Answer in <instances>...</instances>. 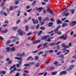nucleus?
<instances>
[{"label": "nucleus", "mask_w": 76, "mask_h": 76, "mask_svg": "<svg viewBox=\"0 0 76 76\" xmlns=\"http://www.w3.org/2000/svg\"><path fill=\"white\" fill-rule=\"evenodd\" d=\"M15 59H17V60H20L18 61V64H16V66L17 67H20V65H21L22 64V58H18L17 57H15Z\"/></svg>", "instance_id": "f257e3e1"}, {"label": "nucleus", "mask_w": 76, "mask_h": 76, "mask_svg": "<svg viewBox=\"0 0 76 76\" xmlns=\"http://www.w3.org/2000/svg\"><path fill=\"white\" fill-rule=\"evenodd\" d=\"M17 32L19 33L20 36H23V35H24L25 34V32L23 31L21 29L18 30L17 31Z\"/></svg>", "instance_id": "f03ea898"}, {"label": "nucleus", "mask_w": 76, "mask_h": 76, "mask_svg": "<svg viewBox=\"0 0 76 76\" xmlns=\"http://www.w3.org/2000/svg\"><path fill=\"white\" fill-rule=\"evenodd\" d=\"M67 37H68V36L67 35H66L65 36L64 35H63L59 38L61 39H63L64 40H66L67 38Z\"/></svg>", "instance_id": "7ed1b4c3"}, {"label": "nucleus", "mask_w": 76, "mask_h": 76, "mask_svg": "<svg viewBox=\"0 0 76 76\" xmlns=\"http://www.w3.org/2000/svg\"><path fill=\"white\" fill-rule=\"evenodd\" d=\"M48 37H49V35L42 37L41 39H42V40H43V39H44V40H45V39H46Z\"/></svg>", "instance_id": "20e7f679"}, {"label": "nucleus", "mask_w": 76, "mask_h": 76, "mask_svg": "<svg viewBox=\"0 0 76 76\" xmlns=\"http://www.w3.org/2000/svg\"><path fill=\"white\" fill-rule=\"evenodd\" d=\"M66 71H64L62 72H61L60 73V75H64V74H66Z\"/></svg>", "instance_id": "39448f33"}, {"label": "nucleus", "mask_w": 76, "mask_h": 76, "mask_svg": "<svg viewBox=\"0 0 76 76\" xmlns=\"http://www.w3.org/2000/svg\"><path fill=\"white\" fill-rule=\"evenodd\" d=\"M56 22L58 24L59 23H62V22H61V21L60 20H59V19H57L56 20Z\"/></svg>", "instance_id": "423d86ee"}, {"label": "nucleus", "mask_w": 76, "mask_h": 76, "mask_svg": "<svg viewBox=\"0 0 76 76\" xmlns=\"http://www.w3.org/2000/svg\"><path fill=\"white\" fill-rule=\"evenodd\" d=\"M68 25V24L67 23H64L62 25V27H65V26H67Z\"/></svg>", "instance_id": "0eeeda50"}, {"label": "nucleus", "mask_w": 76, "mask_h": 76, "mask_svg": "<svg viewBox=\"0 0 76 76\" xmlns=\"http://www.w3.org/2000/svg\"><path fill=\"white\" fill-rule=\"evenodd\" d=\"M57 74V72L55 71L54 72H52V75H56Z\"/></svg>", "instance_id": "6e6552de"}, {"label": "nucleus", "mask_w": 76, "mask_h": 76, "mask_svg": "<svg viewBox=\"0 0 76 76\" xmlns=\"http://www.w3.org/2000/svg\"><path fill=\"white\" fill-rule=\"evenodd\" d=\"M28 39H31V40H33V39H35V37H29L28 38Z\"/></svg>", "instance_id": "1a4fd4ad"}, {"label": "nucleus", "mask_w": 76, "mask_h": 76, "mask_svg": "<svg viewBox=\"0 0 76 76\" xmlns=\"http://www.w3.org/2000/svg\"><path fill=\"white\" fill-rule=\"evenodd\" d=\"M58 31V29L56 28L53 31L54 32V34H57V32H58L57 31Z\"/></svg>", "instance_id": "9d476101"}, {"label": "nucleus", "mask_w": 76, "mask_h": 76, "mask_svg": "<svg viewBox=\"0 0 76 76\" xmlns=\"http://www.w3.org/2000/svg\"><path fill=\"white\" fill-rule=\"evenodd\" d=\"M25 28L26 31L28 32V29H29V28L28 27V26H26L25 27Z\"/></svg>", "instance_id": "9b49d317"}, {"label": "nucleus", "mask_w": 76, "mask_h": 76, "mask_svg": "<svg viewBox=\"0 0 76 76\" xmlns=\"http://www.w3.org/2000/svg\"><path fill=\"white\" fill-rule=\"evenodd\" d=\"M66 48H69V46H66L65 47H64V48H63V50H64L63 52H64L65 51H66Z\"/></svg>", "instance_id": "f8f14e48"}, {"label": "nucleus", "mask_w": 76, "mask_h": 76, "mask_svg": "<svg viewBox=\"0 0 76 76\" xmlns=\"http://www.w3.org/2000/svg\"><path fill=\"white\" fill-rule=\"evenodd\" d=\"M53 23L51 22H50L49 24V27H50L51 26H52V25H53Z\"/></svg>", "instance_id": "ddd939ff"}, {"label": "nucleus", "mask_w": 76, "mask_h": 76, "mask_svg": "<svg viewBox=\"0 0 76 76\" xmlns=\"http://www.w3.org/2000/svg\"><path fill=\"white\" fill-rule=\"evenodd\" d=\"M6 50H7V51H6V52H8L9 51V50H10V48L9 47H6Z\"/></svg>", "instance_id": "4468645a"}, {"label": "nucleus", "mask_w": 76, "mask_h": 76, "mask_svg": "<svg viewBox=\"0 0 76 76\" xmlns=\"http://www.w3.org/2000/svg\"><path fill=\"white\" fill-rule=\"evenodd\" d=\"M17 56L19 57H22L23 56V55L21 54H17Z\"/></svg>", "instance_id": "2eb2a0df"}, {"label": "nucleus", "mask_w": 76, "mask_h": 76, "mask_svg": "<svg viewBox=\"0 0 76 76\" xmlns=\"http://www.w3.org/2000/svg\"><path fill=\"white\" fill-rule=\"evenodd\" d=\"M35 3H36V1H34L32 4V6H35L36 4Z\"/></svg>", "instance_id": "dca6fc26"}, {"label": "nucleus", "mask_w": 76, "mask_h": 76, "mask_svg": "<svg viewBox=\"0 0 76 76\" xmlns=\"http://www.w3.org/2000/svg\"><path fill=\"white\" fill-rule=\"evenodd\" d=\"M73 67H74V65H71L69 67V69H72L73 68Z\"/></svg>", "instance_id": "f3484780"}, {"label": "nucleus", "mask_w": 76, "mask_h": 76, "mask_svg": "<svg viewBox=\"0 0 76 76\" xmlns=\"http://www.w3.org/2000/svg\"><path fill=\"white\" fill-rule=\"evenodd\" d=\"M42 32V31H39V32L38 33V36H39L40 35H41V33Z\"/></svg>", "instance_id": "a211bd4d"}, {"label": "nucleus", "mask_w": 76, "mask_h": 76, "mask_svg": "<svg viewBox=\"0 0 76 76\" xmlns=\"http://www.w3.org/2000/svg\"><path fill=\"white\" fill-rule=\"evenodd\" d=\"M65 13H66V12H64L63 14H64V15L65 16H68L69 15V13H66V14Z\"/></svg>", "instance_id": "6ab92c4d"}, {"label": "nucleus", "mask_w": 76, "mask_h": 76, "mask_svg": "<svg viewBox=\"0 0 76 76\" xmlns=\"http://www.w3.org/2000/svg\"><path fill=\"white\" fill-rule=\"evenodd\" d=\"M10 50L12 51H14L15 50V48L14 47H12L10 49Z\"/></svg>", "instance_id": "aec40b11"}, {"label": "nucleus", "mask_w": 76, "mask_h": 76, "mask_svg": "<svg viewBox=\"0 0 76 76\" xmlns=\"http://www.w3.org/2000/svg\"><path fill=\"white\" fill-rule=\"evenodd\" d=\"M32 58V56H30L28 57L27 59V61H28L30 60V59H31Z\"/></svg>", "instance_id": "412c9836"}, {"label": "nucleus", "mask_w": 76, "mask_h": 76, "mask_svg": "<svg viewBox=\"0 0 76 76\" xmlns=\"http://www.w3.org/2000/svg\"><path fill=\"white\" fill-rule=\"evenodd\" d=\"M17 28H18V27L17 26L14 27L12 28V30H16Z\"/></svg>", "instance_id": "4be33fe9"}, {"label": "nucleus", "mask_w": 76, "mask_h": 76, "mask_svg": "<svg viewBox=\"0 0 76 76\" xmlns=\"http://www.w3.org/2000/svg\"><path fill=\"white\" fill-rule=\"evenodd\" d=\"M38 23V20H36L34 23V24H36V23L37 24Z\"/></svg>", "instance_id": "5701e85b"}, {"label": "nucleus", "mask_w": 76, "mask_h": 76, "mask_svg": "<svg viewBox=\"0 0 76 76\" xmlns=\"http://www.w3.org/2000/svg\"><path fill=\"white\" fill-rule=\"evenodd\" d=\"M40 65V64L39 63H37L36 65V67H39V66Z\"/></svg>", "instance_id": "b1692460"}, {"label": "nucleus", "mask_w": 76, "mask_h": 76, "mask_svg": "<svg viewBox=\"0 0 76 76\" xmlns=\"http://www.w3.org/2000/svg\"><path fill=\"white\" fill-rule=\"evenodd\" d=\"M16 66V65L15 64L14 65L12 66H11L10 68V70H11V69H12L13 68H14Z\"/></svg>", "instance_id": "393cba45"}, {"label": "nucleus", "mask_w": 76, "mask_h": 76, "mask_svg": "<svg viewBox=\"0 0 76 76\" xmlns=\"http://www.w3.org/2000/svg\"><path fill=\"white\" fill-rule=\"evenodd\" d=\"M19 1L18 0L17 1H16V2L15 3V4L16 5H17L18 4H19Z\"/></svg>", "instance_id": "a878e982"}, {"label": "nucleus", "mask_w": 76, "mask_h": 76, "mask_svg": "<svg viewBox=\"0 0 76 76\" xmlns=\"http://www.w3.org/2000/svg\"><path fill=\"white\" fill-rule=\"evenodd\" d=\"M5 72L4 71H1L0 72V74L2 73V74H3V75H4V74H5Z\"/></svg>", "instance_id": "bb28decb"}, {"label": "nucleus", "mask_w": 76, "mask_h": 76, "mask_svg": "<svg viewBox=\"0 0 76 76\" xmlns=\"http://www.w3.org/2000/svg\"><path fill=\"white\" fill-rule=\"evenodd\" d=\"M10 41L9 40L7 41V42L5 45H8V44L10 43Z\"/></svg>", "instance_id": "cd10ccee"}, {"label": "nucleus", "mask_w": 76, "mask_h": 76, "mask_svg": "<svg viewBox=\"0 0 76 76\" xmlns=\"http://www.w3.org/2000/svg\"><path fill=\"white\" fill-rule=\"evenodd\" d=\"M43 51L39 52V53H38V55H41L42 54H43Z\"/></svg>", "instance_id": "c85d7f7f"}, {"label": "nucleus", "mask_w": 76, "mask_h": 76, "mask_svg": "<svg viewBox=\"0 0 76 76\" xmlns=\"http://www.w3.org/2000/svg\"><path fill=\"white\" fill-rule=\"evenodd\" d=\"M61 46H62V48H63V47H66V45H65L64 43L62 44L61 45Z\"/></svg>", "instance_id": "c756f323"}, {"label": "nucleus", "mask_w": 76, "mask_h": 76, "mask_svg": "<svg viewBox=\"0 0 76 76\" xmlns=\"http://www.w3.org/2000/svg\"><path fill=\"white\" fill-rule=\"evenodd\" d=\"M56 43H52L50 45V46H53L55 45H56Z\"/></svg>", "instance_id": "7c9ffc66"}, {"label": "nucleus", "mask_w": 76, "mask_h": 76, "mask_svg": "<svg viewBox=\"0 0 76 76\" xmlns=\"http://www.w3.org/2000/svg\"><path fill=\"white\" fill-rule=\"evenodd\" d=\"M13 6H11L10 7V10H13Z\"/></svg>", "instance_id": "2f4dec72"}, {"label": "nucleus", "mask_w": 76, "mask_h": 76, "mask_svg": "<svg viewBox=\"0 0 76 76\" xmlns=\"http://www.w3.org/2000/svg\"><path fill=\"white\" fill-rule=\"evenodd\" d=\"M40 28L41 29H42V30H44L45 29V27H41Z\"/></svg>", "instance_id": "473e14b6"}, {"label": "nucleus", "mask_w": 76, "mask_h": 76, "mask_svg": "<svg viewBox=\"0 0 76 76\" xmlns=\"http://www.w3.org/2000/svg\"><path fill=\"white\" fill-rule=\"evenodd\" d=\"M43 20L44 21H45V20H48H48H49V18H47L45 19H44Z\"/></svg>", "instance_id": "72a5a7b5"}, {"label": "nucleus", "mask_w": 76, "mask_h": 76, "mask_svg": "<svg viewBox=\"0 0 76 76\" xmlns=\"http://www.w3.org/2000/svg\"><path fill=\"white\" fill-rule=\"evenodd\" d=\"M4 4H5L4 2L2 3L0 5L1 7H3V6H4Z\"/></svg>", "instance_id": "f704fd0d"}, {"label": "nucleus", "mask_w": 76, "mask_h": 76, "mask_svg": "<svg viewBox=\"0 0 76 76\" xmlns=\"http://www.w3.org/2000/svg\"><path fill=\"white\" fill-rule=\"evenodd\" d=\"M70 10L71 11V13H72V14H74V12H75L74 10Z\"/></svg>", "instance_id": "c9c22d12"}, {"label": "nucleus", "mask_w": 76, "mask_h": 76, "mask_svg": "<svg viewBox=\"0 0 76 76\" xmlns=\"http://www.w3.org/2000/svg\"><path fill=\"white\" fill-rule=\"evenodd\" d=\"M38 19L39 21H41V20H42V18H41V17H40L38 18Z\"/></svg>", "instance_id": "e433bc0d"}, {"label": "nucleus", "mask_w": 76, "mask_h": 76, "mask_svg": "<svg viewBox=\"0 0 76 76\" xmlns=\"http://www.w3.org/2000/svg\"><path fill=\"white\" fill-rule=\"evenodd\" d=\"M36 43H39V42H41V41L40 40H38L36 41Z\"/></svg>", "instance_id": "4c0bfd02"}, {"label": "nucleus", "mask_w": 76, "mask_h": 76, "mask_svg": "<svg viewBox=\"0 0 76 76\" xmlns=\"http://www.w3.org/2000/svg\"><path fill=\"white\" fill-rule=\"evenodd\" d=\"M39 58V57H38V56H36L35 57V60H38V58Z\"/></svg>", "instance_id": "58836bf2"}, {"label": "nucleus", "mask_w": 76, "mask_h": 76, "mask_svg": "<svg viewBox=\"0 0 76 76\" xmlns=\"http://www.w3.org/2000/svg\"><path fill=\"white\" fill-rule=\"evenodd\" d=\"M56 34H57L58 35H61V32L60 31H58V32H57Z\"/></svg>", "instance_id": "ea45409f"}, {"label": "nucleus", "mask_w": 76, "mask_h": 76, "mask_svg": "<svg viewBox=\"0 0 76 76\" xmlns=\"http://www.w3.org/2000/svg\"><path fill=\"white\" fill-rule=\"evenodd\" d=\"M8 31V30H6L3 31V33H7Z\"/></svg>", "instance_id": "a19ab883"}, {"label": "nucleus", "mask_w": 76, "mask_h": 76, "mask_svg": "<svg viewBox=\"0 0 76 76\" xmlns=\"http://www.w3.org/2000/svg\"><path fill=\"white\" fill-rule=\"evenodd\" d=\"M42 8H39V12H40L42 11Z\"/></svg>", "instance_id": "79ce46f5"}, {"label": "nucleus", "mask_w": 76, "mask_h": 76, "mask_svg": "<svg viewBox=\"0 0 76 76\" xmlns=\"http://www.w3.org/2000/svg\"><path fill=\"white\" fill-rule=\"evenodd\" d=\"M42 46V45H41V44L39 45L37 47V48H40V47H41Z\"/></svg>", "instance_id": "37998d69"}, {"label": "nucleus", "mask_w": 76, "mask_h": 76, "mask_svg": "<svg viewBox=\"0 0 76 76\" xmlns=\"http://www.w3.org/2000/svg\"><path fill=\"white\" fill-rule=\"evenodd\" d=\"M49 52L50 53H53V50H50L49 51Z\"/></svg>", "instance_id": "c03bdc74"}, {"label": "nucleus", "mask_w": 76, "mask_h": 76, "mask_svg": "<svg viewBox=\"0 0 76 76\" xmlns=\"http://www.w3.org/2000/svg\"><path fill=\"white\" fill-rule=\"evenodd\" d=\"M31 64H25L24 65V66H29Z\"/></svg>", "instance_id": "a18cd8bd"}, {"label": "nucleus", "mask_w": 76, "mask_h": 76, "mask_svg": "<svg viewBox=\"0 0 76 76\" xmlns=\"http://www.w3.org/2000/svg\"><path fill=\"white\" fill-rule=\"evenodd\" d=\"M51 41V40L49 38L47 40V42H50Z\"/></svg>", "instance_id": "49530a36"}, {"label": "nucleus", "mask_w": 76, "mask_h": 76, "mask_svg": "<svg viewBox=\"0 0 76 76\" xmlns=\"http://www.w3.org/2000/svg\"><path fill=\"white\" fill-rule=\"evenodd\" d=\"M59 57L60 58H63V57H64V55H61L59 56Z\"/></svg>", "instance_id": "de8ad7c7"}, {"label": "nucleus", "mask_w": 76, "mask_h": 76, "mask_svg": "<svg viewBox=\"0 0 76 76\" xmlns=\"http://www.w3.org/2000/svg\"><path fill=\"white\" fill-rule=\"evenodd\" d=\"M61 54V52L59 51L57 53V55H60Z\"/></svg>", "instance_id": "09e8293b"}, {"label": "nucleus", "mask_w": 76, "mask_h": 76, "mask_svg": "<svg viewBox=\"0 0 76 76\" xmlns=\"http://www.w3.org/2000/svg\"><path fill=\"white\" fill-rule=\"evenodd\" d=\"M60 25H59L56 28H58V29H60Z\"/></svg>", "instance_id": "8fccbe9b"}, {"label": "nucleus", "mask_w": 76, "mask_h": 76, "mask_svg": "<svg viewBox=\"0 0 76 76\" xmlns=\"http://www.w3.org/2000/svg\"><path fill=\"white\" fill-rule=\"evenodd\" d=\"M48 44V43H45L43 45V46H45V45H47V44Z\"/></svg>", "instance_id": "3c124183"}, {"label": "nucleus", "mask_w": 76, "mask_h": 76, "mask_svg": "<svg viewBox=\"0 0 76 76\" xmlns=\"http://www.w3.org/2000/svg\"><path fill=\"white\" fill-rule=\"evenodd\" d=\"M12 62L11 61H9L8 62V64H12Z\"/></svg>", "instance_id": "603ef678"}, {"label": "nucleus", "mask_w": 76, "mask_h": 76, "mask_svg": "<svg viewBox=\"0 0 76 76\" xmlns=\"http://www.w3.org/2000/svg\"><path fill=\"white\" fill-rule=\"evenodd\" d=\"M4 16H7V14L4 12Z\"/></svg>", "instance_id": "864d4df0"}, {"label": "nucleus", "mask_w": 76, "mask_h": 76, "mask_svg": "<svg viewBox=\"0 0 76 76\" xmlns=\"http://www.w3.org/2000/svg\"><path fill=\"white\" fill-rule=\"evenodd\" d=\"M16 70L18 72H19V71H21V69H17Z\"/></svg>", "instance_id": "5fc2aeb1"}, {"label": "nucleus", "mask_w": 76, "mask_h": 76, "mask_svg": "<svg viewBox=\"0 0 76 76\" xmlns=\"http://www.w3.org/2000/svg\"><path fill=\"white\" fill-rule=\"evenodd\" d=\"M20 13V11H19L18 12V14H17L18 16H19Z\"/></svg>", "instance_id": "6e6d98bb"}, {"label": "nucleus", "mask_w": 76, "mask_h": 76, "mask_svg": "<svg viewBox=\"0 0 76 76\" xmlns=\"http://www.w3.org/2000/svg\"><path fill=\"white\" fill-rule=\"evenodd\" d=\"M20 22V20H19L18 21H17V22L16 23V24H18V23H19V22Z\"/></svg>", "instance_id": "4d7b16f0"}, {"label": "nucleus", "mask_w": 76, "mask_h": 76, "mask_svg": "<svg viewBox=\"0 0 76 76\" xmlns=\"http://www.w3.org/2000/svg\"><path fill=\"white\" fill-rule=\"evenodd\" d=\"M24 72L26 73H29V72H28V71L25 70L24 71Z\"/></svg>", "instance_id": "13d9d810"}, {"label": "nucleus", "mask_w": 76, "mask_h": 76, "mask_svg": "<svg viewBox=\"0 0 76 76\" xmlns=\"http://www.w3.org/2000/svg\"><path fill=\"white\" fill-rule=\"evenodd\" d=\"M7 26V25L5 24L3 25V27H4H4H6V26Z\"/></svg>", "instance_id": "bf43d9fd"}, {"label": "nucleus", "mask_w": 76, "mask_h": 76, "mask_svg": "<svg viewBox=\"0 0 76 76\" xmlns=\"http://www.w3.org/2000/svg\"><path fill=\"white\" fill-rule=\"evenodd\" d=\"M15 76H19V73H17Z\"/></svg>", "instance_id": "052dcab7"}, {"label": "nucleus", "mask_w": 76, "mask_h": 76, "mask_svg": "<svg viewBox=\"0 0 76 76\" xmlns=\"http://www.w3.org/2000/svg\"><path fill=\"white\" fill-rule=\"evenodd\" d=\"M75 61H76L75 60H72L71 62L72 63H73L75 62Z\"/></svg>", "instance_id": "680f3d73"}, {"label": "nucleus", "mask_w": 76, "mask_h": 76, "mask_svg": "<svg viewBox=\"0 0 76 76\" xmlns=\"http://www.w3.org/2000/svg\"><path fill=\"white\" fill-rule=\"evenodd\" d=\"M31 34H32V33L31 32L27 34V35L28 36H29V35H31Z\"/></svg>", "instance_id": "e2e57ef3"}, {"label": "nucleus", "mask_w": 76, "mask_h": 76, "mask_svg": "<svg viewBox=\"0 0 76 76\" xmlns=\"http://www.w3.org/2000/svg\"><path fill=\"white\" fill-rule=\"evenodd\" d=\"M73 31H72L71 32V33H70V35H73Z\"/></svg>", "instance_id": "0e129e2a"}, {"label": "nucleus", "mask_w": 76, "mask_h": 76, "mask_svg": "<svg viewBox=\"0 0 76 76\" xmlns=\"http://www.w3.org/2000/svg\"><path fill=\"white\" fill-rule=\"evenodd\" d=\"M47 75V72H45L44 74V76H45Z\"/></svg>", "instance_id": "69168bd1"}, {"label": "nucleus", "mask_w": 76, "mask_h": 76, "mask_svg": "<svg viewBox=\"0 0 76 76\" xmlns=\"http://www.w3.org/2000/svg\"><path fill=\"white\" fill-rule=\"evenodd\" d=\"M5 23H8V20H6L5 21Z\"/></svg>", "instance_id": "338daca9"}, {"label": "nucleus", "mask_w": 76, "mask_h": 76, "mask_svg": "<svg viewBox=\"0 0 76 76\" xmlns=\"http://www.w3.org/2000/svg\"><path fill=\"white\" fill-rule=\"evenodd\" d=\"M72 58H75V59H76V55L72 56Z\"/></svg>", "instance_id": "774afa93"}]
</instances>
